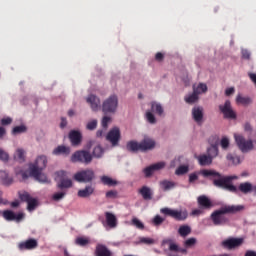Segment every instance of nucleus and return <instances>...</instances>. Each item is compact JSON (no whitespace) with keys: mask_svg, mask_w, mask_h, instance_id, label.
Masks as SVG:
<instances>
[{"mask_svg":"<svg viewBox=\"0 0 256 256\" xmlns=\"http://www.w3.org/2000/svg\"><path fill=\"white\" fill-rule=\"evenodd\" d=\"M0 161H9V154L0 148Z\"/></svg>","mask_w":256,"mask_h":256,"instance_id":"obj_51","label":"nucleus"},{"mask_svg":"<svg viewBox=\"0 0 256 256\" xmlns=\"http://www.w3.org/2000/svg\"><path fill=\"white\" fill-rule=\"evenodd\" d=\"M101 182L103 183V185H108V187H115V185H117V181L113 180L109 176H102Z\"/></svg>","mask_w":256,"mask_h":256,"instance_id":"obj_35","label":"nucleus"},{"mask_svg":"<svg viewBox=\"0 0 256 256\" xmlns=\"http://www.w3.org/2000/svg\"><path fill=\"white\" fill-rule=\"evenodd\" d=\"M140 148L142 152L151 151V149H155V141L145 138L142 142H140Z\"/></svg>","mask_w":256,"mask_h":256,"instance_id":"obj_26","label":"nucleus"},{"mask_svg":"<svg viewBox=\"0 0 256 256\" xmlns=\"http://www.w3.org/2000/svg\"><path fill=\"white\" fill-rule=\"evenodd\" d=\"M2 217L6 221H15L16 223H21V221L25 219V214H23V212H19L18 214H16L12 210H5L2 213Z\"/></svg>","mask_w":256,"mask_h":256,"instance_id":"obj_13","label":"nucleus"},{"mask_svg":"<svg viewBox=\"0 0 256 256\" xmlns=\"http://www.w3.org/2000/svg\"><path fill=\"white\" fill-rule=\"evenodd\" d=\"M221 113L224 115V119H237V113L231 106V101L226 100L223 105L219 106Z\"/></svg>","mask_w":256,"mask_h":256,"instance_id":"obj_11","label":"nucleus"},{"mask_svg":"<svg viewBox=\"0 0 256 256\" xmlns=\"http://www.w3.org/2000/svg\"><path fill=\"white\" fill-rule=\"evenodd\" d=\"M165 162H158L155 164H152L146 168L143 169V173L146 178L152 177L155 171H161V169H165Z\"/></svg>","mask_w":256,"mask_h":256,"instance_id":"obj_15","label":"nucleus"},{"mask_svg":"<svg viewBox=\"0 0 256 256\" xmlns=\"http://www.w3.org/2000/svg\"><path fill=\"white\" fill-rule=\"evenodd\" d=\"M45 167H47V156H39L35 163L29 166L30 177H33L38 183H51V180L43 173Z\"/></svg>","mask_w":256,"mask_h":256,"instance_id":"obj_3","label":"nucleus"},{"mask_svg":"<svg viewBox=\"0 0 256 256\" xmlns=\"http://www.w3.org/2000/svg\"><path fill=\"white\" fill-rule=\"evenodd\" d=\"M178 233L180 237H187V235H191V226L182 225L178 229Z\"/></svg>","mask_w":256,"mask_h":256,"instance_id":"obj_33","label":"nucleus"},{"mask_svg":"<svg viewBox=\"0 0 256 256\" xmlns=\"http://www.w3.org/2000/svg\"><path fill=\"white\" fill-rule=\"evenodd\" d=\"M19 199H21L24 203H27V210L28 211H35L37 207V199L31 197V194L28 192H24L19 194Z\"/></svg>","mask_w":256,"mask_h":256,"instance_id":"obj_14","label":"nucleus"},{"mask_svg":"<svg viewBox=\"0 0 256 256\" xmlns=\"http://www.w3.org/2000/svg\"><path fill=\"white\" fill-rule=\"evenodd\" d=\"M86 129H88V131H95V129H97V120H92L88 122L86 125Z\"/></svg>","mask_w":256,"mask_h":256,"instance_id":"obj_48","label":"nucleus"},{"mask_svg":"<svg viewBox=\"0 0 256 256\" xmlns=\"http://www.w3.org/2000/svg\"><path fill=\"white\" fill-rule=\"evenodd\" d=\"M132 225H134V227H136L137 229H141V230L145 229V225L143 224V222H141L137 218L132 219Z\"/></svg>","mask_w":256,"mask_h":256,"instance_id":"obj_46","label":"nucleus"},{"mask_svg":"<svg viewBox=\"0 0 256 256\" xmlns=\"http://www.w3.org/2000/svg\"><path fill=\"white\" fill-rule=\"evenodd\" d=\"M241 53H242L243 59H247V60L251 59V52H249V50L242 49Z\"/></svg>","mask_w":256,"mask_h":256,"instance_id":"obj_54","label":"nucleus"},{"mask_svg":"<svg viewBox=\"0 0 256 256\" xmlns=\"http://www.w3.org/2000/svg\"><path fill=\"white\" fill-rule=\"evenodd\" d=\"M126 149L127 151H130V153H137L138 151H141V143L135 140L128 141Z\"/></svg>","mask_w":256,"mask_h":256,"instance_id":"obj_28","label":"nucleus"},{"mask_svg":"<svg viewBox=\"0 0 256 256\" xmlns=\"http://www.w3.org/2000/svg\"><path fill=\"white\" fill-rule=\"evenodd\" d=\"M184 100L188 105H193V103H197L199 101V94L193 90L192 94L185 96Z\"/></svg>","mask_w":256,"mask_h":256,"instance_id":"obj_30","label":"nucleus"},{"mask_svg":"<svg viewBox=\"0 0 256 256\" xmlns=\"http://www.w3.org/2000/svg\"><path fill=\"white\" fill-rule=\"evenodd\" d=\"M138 193L141 194L144 201H151V199H153V190H151L149 186H142Z\"/></svg>","mask_w":256,"mask_h":256,"instance_id":"obj_25","label":"nucleus"},{"mask_svg":"<svg viewBox=\"0 0 256 256\" xmlns=\"http://www.w3.org/2000/svg\"><path fill=\"white\" fill-rule=\"evenodd\" d=\"M71 149L66 146H58L53 150V155H69Z\"/></svg>","mask_w":256,"mask_h":256,"instance_id":"obj_31","label":"nucleus"},{"mask_svg":"<svg viewBox=\"0 0 256 256\" xmlns=\"http://www.w3.org/2000/svg\"><path fill=\"white\" fill-rule=\"evenodd\" d=\"M6 133L7 131L5 130V128L0 126V139H2V137H5Z\"/></svg>","mask_w":256,"mask_h":256,"instance_id":"obj_64","label":"nucleus"},{"mask_svg":"<svg viewBox=\"0 0 256 256\" xmlns=\"http://www.w3.org/2000/svg\"><path fill=\"white\" fill-rule=\"evenodd\" d=\"M14 159H17L20 162L25 161V150L18 148L14 154Z\"/></svg>","mask_w":256,"mask_h":256,"instance_id":"obj_36","label":"nucleus"},{"mask_svg":"<svg viewBox=\"0 0 256 256\" xmlns=\"http://www.w3.org/2000/svg\"><path fill=\"white\" fill-rule=\"evenodd\" d=\"M176 185L177 184H175V182L169 180H163L160 182V187L163 191H170V189H174Z\"/></svg>","mask_w":256,"mask_h":256,"instance_id":"obj_32","label":"nucleus"},{"mask_svg":"<svg viewBox=\"0 0 256 256\" xmlns=\"http://www.w3.org/2000/svg\"><path fill=\"white\" fill-rule=\"evenodd\" d=\"M106 197H107V199H115V197H117V192L110 190V191L106 192Z\"/></svg>","mask_w":256,"mask_h":256,"instance_id":"obj_55","label":"nucleus"},{"mask_svg":"<svg viewBox=\"0 0 256 256\" xmlns=\"http://www.w3.org/2000/svg\"><path fill=\"white\" fill-rule=\"evenodd\" d=\"M165 221V218L161 217L160 215H156L153 220L152 223L155 227H159L160 225H163Z\"/></svg>","mask_w":256,"mask_h":256,"instance_id":"obj_44","label":"nucleus"},{"mask_svg":"<svg viewBox=\"0 0 256 256\" xmlns=\"http://www.w3.org/2000/svg\"><path fill=\"white\" fill-rule=\"evenodd\" d=\"M191 215L193 217H197L199 215H203V209L202 208L194 209V210H192Z\"/></svg>","mask_w":256,"mask_h":256,"instance_id":"obj_56","label":"nucleus"},{"mask_svg":"<svg viewBox=\"0 0 256 256\" xmlns=\"http://www.w3.org/2000/svg\"><path fill=\"white\" fill-rule=\"evenodd\" d=\"M11 123H13V119L7 117V118H3L1 120V125H11Z\"/></svg>","mask_w":256,"mask_h":256,"instance_id":"obj_58","label":"nucleus"},{"mask_svg":"<svg viewBox=\"0 0 256 256\" xmlns=\"http://www.w3.org/2000/svg\"><path fill=\"white\" fill-rule=\"evenodd\" d=\"M151 109L157 115H160V116L163 115V106H161V104H157L155 102H152Z\"/></svg>","mask_w":256,"mask_h":256,"instance_id":"obj_39","label":"nucleus"},{"mask_svg":"<svg viewBox=\"0 0 256 256\" xmlns=\"http://www.w3.org/2000/svg\"><path fill=\"white\" fill-rule=\"evenodd\" d=\"M95 256H114L112 251L103 244H97L94 251Z\"/></svg>","mask_w":256,"mask_h":256,"instance_id":"obj_22","label":"nucleus"},{"mask_svg":"<svg viewBox=\"0 0 256 256\" xmlns=\"http://www.w3.org/2000/svg\"><path fill=\"white\" fill-rule=\"evenodd\" d=\"M238 189L244 195H247L249 193H254V195L256 196V185L253 186V184H251L250 182L241 183Z\"/></svg>","mask_w":256,"mask_h":256,"instance_id":"obj_21","label":"nucleus"},{"mask_svg":"<svg viewBox=\"0 0 256 256\" xmlns=\"http://www.w3.org/2000/svg\"><path fill=\"white\" fill-rule=\"evenodd\" d=\"M139 243H142L143 245H154L155 240L153 238L140 237Z\"/></svg>","mask_w":256,"mask_h":256,"instance_id":"obj_45","label":"nucleus"},{"mask_svg":"<svg viewBox=\"0 0 256 256\" xmlns=\"http://www.w3.org/2000/svg\"><path fill=\"white\" fill-rule=\"evenodd\" d=\"M106 225L110 229L117 227V216L111 212H105Z\"/></svg>","mask_w":256,"mask_h":256,"instance_id":"obj_24","label":"nucleus"},{"mask_svg":"<svg viewBox=\"0 0 256 256\" xmlns=\"http://www.w3.org/2000/svg\"><path fill=\"white\" fill-rule=\"evenodd\" d=\"M160 213L165 215V217H171V219H174L175 221H187V218L189 217V212L187 209L179 210L165 207L160 210Z\"/></svg>","mask_w":256,"mask_h":256,"instance_id":"obj_4","label":"nucleus"},{"mask_svg":"<svg viewBox=\"0 0 256 256\" xmlns=\"http://www.w3.org/2000/svg\"><path fill=\"white\" fill-rule=\"evenodd\" d=\"M244 256H256V252L253 250H247Z\"/></svg>","mask_w":256,"mask_h":256,"instance_id":"obj_63","label":"nucleus"},{"mask_svg":"<svg viewBox=\"0 0 256 256\" xmlns=\"http://www.w3.org/2000/svg\"><path fill=\"white\" fill-rule=\"evenodd\" d=\"M93 193H95V188H93V186H86L84 189L78 191V197L87 199V197H91Z\"/></svg>","mask_w":256,"mask_h":256,"instance_id":"obj_29","label":"nucleus"},{"mask_svg":"<svg viewBox=\"0 0 256 256\" xmlns=\"http://www.w3.org/2000/svg\"><path fill=\"white\" fill-rule=\"evenodd\" d=\"M69 140L71 142L72 147H77L81 145V142L83 141V135H81V132L77 130H72L69 133Z\"/></svg>","mask_w":256,"mask_h":256,"instance_id":"obj_20","label":"nucleus"},{"mask_svg":"<svg viewBox=\"0 0 256 256\" xmlns=\"http://www.w3.org/2000/svg\"><path fill=\"white\" fill-rule=\"evenodd\" d=\"M155 59L159 62L163 61V59H165V55L161 52H157L155 55Z\"/></svg>","mask_w":256,"mask_h":256,"instance_id":"obj_60","label":"nucleus"},{"mask_svg":"<svg viewBox=\"0 0 256 256\" xmlns=\"http://www.w3.org/2000/svg\"><path fill=\"white\" fill-rule=\"evenodd\" d=\"M27 131V127L25 125L16 126L12 130L13 135H19L20 133H25Z\"/></svg>","mask_w":256,"mask_h":256,"instance_id":"obj_43","label":"nucleus"},{"mask_svg":"<svg viewBox=\"0 0 256 256\" xmlns=\"http://www.w3.org/2000/svg\"><path fill=\"white\" fill-rule=\"evenodd\" d=\"M175 173L176 175H185L186 173H189V166L181 165L176 169Z\"/></svg>","mask_w":256,"mask_h":256,"instance_id":"obj_42","label":"nucleus"},{"mask_svg":"<svg viewBox=\"0 0 256 256\" xmlns=\"http://www.w3.org/2000/svg\"><path fill=\"white\" fill-rule=\"evenodd\" d=\"M103 148L101 146H96L94 149H93V157H96V159H101V157H103Z\"/></svg>","mask_w":256,"mask_h":256,"instance_id":"obj_40","label":"nucleus"},{"mask_svg":"<svg viewBox=\"0 0 256 256\" xmlns=\"http://www.w3.org/2000/svg\"><path fill=\"white\" fill-rule=\"evenodd\" d=\"M234 139L242 153H249L253 149V140H246L241 134H234Z\"/></svg>","mask_w":256,"mask_h":256,"instance_id":"obj_7","label":"nucleus"},{"mask_svg":"<svg viewBox=\"0 0 256 256\" xmlns=\"http://www.w3.org/2000/svg\"><path fill=\"white\" fill-rule=\"evenodd\" d=\"M197 243V239L195 238H189L184 242L185 247H193Z\"/></svg>","mask_w":256,"mask_h":256,"instance_id":"obj_52","label":"nucleus"},{"mask_svg":"<svg viewBox=\"0 0 256 256\" xmlns=\"http://www.w3.org/2000/svg\"><path fill=\"white\" fill-rule=\"evenodd\" d=\"M65 195H67V192H65V191L57 192V193L53 194L52 198L54 201H61V199H63L65 197Z\"/></svg>","mask_w":256,"mask_h":256,"instance_id":"obj_47","label":"nucleus"},{"mask_svg":"<svg viewBox=\"0 0 256 256\" xmlns=\"http://www.w3.org/2000/svg\"><path fill=\"white\" fill-rule=\"evenodd\" d=\"M86 103L90 105L92 111H99L101 109V99L94 94H90L86 98Z\"/></svg>","mask_w":256,"mask_h":256,"instance_id":"obj_18","label":"nucleus"},{"mask_svg":"<svg viewBox=\"0 0 256 256\" xmlns=\"http://www.w3.org/2000/svg\"><path fill=\"white\" fill-rule=\"evenodd\" d=\"M95 179V172L92 169H86L74 174V181L77 183H91Z\"/></svg>","mask_w":256,"mask_h":256,"instance_id":"obj_9","label":"nucleus"},{"mask_svg":"<svg viewBox=\"0 0 256 256\" xmlns=\"http://www.w3.org/2000/svg\"><path fill=\"white\" fill-rule=\"evenodd\" d=\"M110 121H111V117L104 116L103 119H102V127L104 129H107V127L109 126Z\"/></svg>","mask_w":256,"mask_h":256,"instance_id":"obj_53","label":"nucleus"},{"mask_svg":"<svg viewBox=\"0 0 256 256\" xmlns=\"http://www.w3.org/2000/svg\"><path fill=\"white\" fill-rule=\"evenodd\" d=\"M38 246L39 243L37 242V240L31 238L26 241L20 242L18 245V249H20V251H31L33 249H37Z\"/></svg>","mask_w":256,"mask_h":256,"instance_id":"obj_16","label":"nucleus"},{"mask_svg":"<svg viewBox=\"0 0 256 256\" xmlns=\"http://www.w3.org/2000/svg\"><path fill=\"white\" fill-rule=\"evenodd\" d=\"M106 139L111 143L112 147H117L119 145V141L121 140V130L119 128L114 127L112 128L107 136Z\"/></svg>","mask_w":256,"mask_h":256,"instance_id":"obj_12","label":"nucleus"},{"mask_svg":"<svg viewBox=\"0 0 256 256\" xmlns=\"http://www.w3.org/2000/svg\"><path fill=\"white\" fill-rule=\"evenodd\" d=\"M226 159L231 161L232 165H239L241 163V158L235 154H228Z\"/></svg>","mask_w":256,"mask_h":256,"instance_id":"obj_37","label":"nucleus"},{"mask_svg":"<svg viewBox=\"0 0 256 256\" xmlns=\"http://www.w3.org/2000/svg\"><path fill=\"white\" fill-rule=\"evenodd\" d=\"M60 127H61V129H65V127H67V119L66 118H61Z\"/></svg>","mask_w":256,"mask_h":256,"instance_id":"obj_62","label":"nucleus"},{"mask_svg":"<svg viewBox=\"0 0 256 256\" xmlns=\"http://www.w3.org/2000/svg\"><path fill=\"white\" fill-rule=\"evenodd\" d=\"M243 209H245V206L243 205H226L215 210L210 215V219L215 226L227 225V223H229V218H226L225 215L240 213Z\"/></svg>","mask_w":256,"mask_h":256,"instance_id":"obj_2","label":"nucleus"},{"mask_svg":"<svg viewBox=\"0 0 256 256\" xmlns=\"http://www.w3.org/2000/svg\"><path fill=\"white\" fill-rule=\"evenodd\" d=\"M197 201L200 209H211L213 207V202L205 195L199 196Z\"/></svg>","mask_w":256,"mask_h":256,"instance_id":"obj_23","label":"nucleus"},{"mask_svg":"<svg viewBox=\"0 0 256 256\" xmlns=\"http://www.w3.org/2000/svg\"><path fill=\"white\" fill-rule=\"evenodd\" d=\"M55 181H57L58 189H71L73 187V181L67 178V173L63 170H60L55 173Z\"/></svg>","mask_w":256,"mask_h":256,"instance_id":"obj_6","label":"nucleus"},{"mask_svg":"<svg viewBox=\"0 0 256 256\" xmlns=\"http://www.w3.org/2000/svg\"><path fill=\"white\" fill-rule=\"evenodd\" d=\"M220 145L222 147V149H224L226 151V149H229V138L227 137H223L220 141Z\"/></svg>","mask_w":256,"mask_h":256,"instance_id":"obj_49","label":"nucleus"},{"mask_svg":"<svg viewBox=\"0 0 256 256\" xmlns=\"http://www.w3.org/2000/svg\"><path fill=\"white\" fill-rule=\"evenodd\" d=\"M223 247L225 249H235L237 247H241L243 245V239L242 238H229L227 240H224L222 242Z\"/></svg>","mask_w":256,"mask_h":256,"instance_id":"obj_19","label":"nucleus"},{"mask_svg":"<svg viewBox=\"0 0 256 256\" xmlns=\"http://www.w3.org/2000/svg\"><path fill=\"white\" fill-rule=\"evenodd\" d=\"M197 179H199V176L197 175V173H191L189 175V183H195Z\"/></svg>","mask_w":256,"mask_h":256,"instance_id":"obj_57","label":"nucleus"},{"mask_svg":"<svg viewBox=\"0 0 256 256\" xmlns=\"http://www.w3.org/2000/svg\"><path fill=\"white\" fill-rule=\"evenodd\" d=\"M209 147L206 150L207 155L213 160L219 157V137L211 136L208 139Z\"/></svg>","mask_w":256,"mask_h":256,"instance_id":"obj_10","label":"nucleus"},{"mask_svg":"<svg viewBox=\"0 0 256 256\" xmlns=\"http://www.w3.org/2000/svg\"><path fill=\"white\" fill-rule=\"evenodd\" d=\"M89 243H90L89 238H85V237H78L75 240V244L79 245V247H87Z\"/></svg>","mask_w":256,"mask_h":256,"instance_id":"obj_38","label":"nucleus"},{"mask_svg":"<svg viewBox=\"0 0 256 256\" xmlns=\"http://www.w3.org/2000/svg\"><path fill=\"white\" fill-rule=\"evenodd\" d=\"M196 159L201 167H207L213 163V160L208 154L199 155Z\"/></svg>","mask_w":256,"mask_h":256,"instance_id":"obj_27","label":"nucleus"},{"mask_svg":"<svg viewBox=\"0 0 256 256\" xmlns=\"http://www.w3.org/2000/svg\"><path fill=\"white\" fill-rule=\"evenodd\" d=\"M169 251L177 252V251H179V246L177 244L173 243V242H170V244H169Z\"/></svg>","mask_w":256,"mask_h":256,"instance_id":"obj_59","label":"nucleus"},{"mask_svg":"<svg viewBox=\"0 0 256 256\" xmlns=\"http://www.w3.org/2000/svg\"><path fill=\"white\" fill-rule=\"evenodd\" d=\"M236 103H238V105H251V103H253V100L249 97H243L241 95H238L236 97Z\"/></svg>","mask_w":256,"mask_h":256,"instance_id":"obj_34","label":"nucleus"},{"mask_svg":"<svg viewBox=\"0 0 256 256\" xmlns=\"http://www.w3.org/2000/svg\"><path fill=\"white\" fill-rule=\"evenodd\" d=\"M146 118L148 123L155 124L157 123V120L155 119V115L151 113L150 111L146 112Z\"/></svg>","mask_w":256,"mask_h":256,"instance_id":"obj_50","label":"nucleus"},{"mask_svg":"<svg viewBox=\"0 0 256 256\" xmlns=\"http://www.w3.org/2000/svg\"><path fill=\"white\" fill-rule=\"evenodd\" d=\"M193 90L196 91L198 95H201V93H207V84L200 83L196 88L194 87Z\"/></svg>","mask_w":256,"mask_h":256,"instance_id":"obj_41","label":"nucleus"},{"mask_svg":"<svg viewBox=\"0 0 256 256\" xmlns=\"http://www.w3.org/2000/svg\"><path fill=\"white\" fill-rule=\"evenodd\" d=\"M117 107H119V98L117 95H112L103 102L102 111L103 113H115Z\"/></svg>","mask_w":256,"mask_h":256,"instance_id":"obj_8","label":"nucleus"},{"mask_svg":"<svg viewBox=\"0 0 256 256\" xmlns=\"http://www.w3.org/2000/svg\"><path fill=\"white\" fill-rule=\"evenodd\" d=\"M204 109L202 106H194L192 108V119L197 125H203Z\"/></svg>","mask_w":256,"mask_h":256,"instance_id":"obj_17","label":"nucleus"},{"mask_svg":"<svg viewBox=\"0 0 256 256\" xmlns=\"http://www.w3.org/2000/svg\"><path fill=\"white\" fill-rule=\"evenodd\" d=\"M233 93H235V88H233V87L227 88V89L225 90V95H226L227 97H229L230 95H233Z\"/></svg>","mask_w":256,"mask_h":256,"instance_id":"obj_61","label":"nucleus"},{"mask_svg":"<svg viewBox=\"0 0 256 256\" xmlns=\"http://www.w3.org/2000/svg\"><path fill=\"white\" fill-rule=\"evenodd\" d=\"M202 175L212 181L214 187L237 193V186L233 185V181L238 179L237 176H225L215 170H202Z\"/></svg>","mask_w":256,"mask_h":256,"instance_id":"obj_1","label":"nucleus"},{"mask_svg":"<svg viewBox=\"0 0 256 256\" xmlns=\"http://www.w3.org/2000/svg\"><path fill=\"white\" fill-rule=\"evenodd\" d=\"M71 161L72 163H85V165H89L93 161V155H91L90 151L79 150L72 155Z\"/></svg>","mask_w":256,"mask_h":256,"instance_id":"obj_5","label":"nucleus"}]
</instances>
